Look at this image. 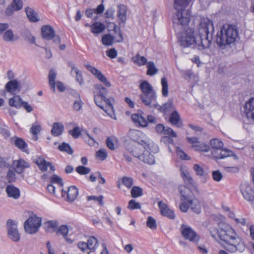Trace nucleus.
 <instances>
[{
	"label": "nucleus",
	"instance_id": "1",
	"mask_svg": "<svg viewBox=\"0 0 254 254\" xmlns=\"http://www.w3.org/2000/svg\"><path fill=\"white\" fill-rule=\"evenodd\" d=\"M131 136L133 141L126 145L124 151L126 160L128 162H131L133 156L146 164H154L155 160L152 153L158 151V146L141 131H132Z\"/></svg>",
	"mask_w": 254,
	"mask_h": 254
},
{
	"label": "nucleus",
	"instance_id": "2",
	"mask_svg": "<svg viewBox=\"0 0 254 254\" xmlns=\"http://www.w3.org/2000/svg\"><path fill=\"white\" fill-rule=\"evenodd\" d=\"M210 29L213 32L212 21L207 18H201L198 26L199 40L195 36L194 30L189 28L185 31L179 33L178 42L184 48L189 47L192 45L201 46L203 49L208 48L212 40V33L209 32Z\"/></svg>",
	"mask_w": 254,
	"mask_h": 254
},
{
	"label": "nucleus",
	"instance_id": "3",
	"mask_svg": "<svg viewBox=\"0 0 254 254\" xmlns=\"http://www.w3.org/2000/svg\"><path fill=\"white\" fill-rule=\"evenodd\" d=\"M209 231L214 239L224 243L222 244L224 248L229 252H242L245 250L243 239L230 225L223 224L218 229L212 227L210 228Z\"/></svg>",
	"mask_w": 254,
	"mask_h": 254
},
{
	"label": "nucleus",
	"instance_id": "4",
	"mask_svg": "<svg viewBox=\"0 0 254 254\" xmlns=\"http://www.w3.org/2000/svg\"><path fill=\"white\" fill-rule=\"evenodd\" d=\"M139 88L141 92L140 99L142 103L146 106L154 107L164 114L169 111L172 107L171 103H166L163 106H159L156 103V93L153 86L147 80H142L139 84Z\"/></svg>",
	"mask_w": 254,
	"mask_h": 254
},
{
	"label": "nucleus",
	"instance_id": "5",
	"mask_svg": "<svg viewBox=\"0 0 254 254\" xmlns=\"http://www.w3.org/2000/svg\"><path fill=\"white\" fill-rule=\"evenodd\" d=\"M178 190L181 194L180 209L181 211L186 212L189 207L195 213L198 214L200 212L201 207L200 203L195 198L194 195L190 189L184 185L178 187Z\"/></svg>",
	"mask_w": 254,
	"mask_h": 254
},
{
	"label": "nucleus",
	"instance_id": "6",
	"mask_svg": "<svg viewBox=\"0 0 254 254\" xmlns=\"http://www.w3.org/2000/svg\"><path fill=\"white\" fill-rule=\"evenodd\" d=\"M238 37V31L232 25L224 24L217 32L216 43L220 47H225L234 44Z\"/></svg>",
	"mask_w": 254,
	"mask_h": 254
},
{
	"label": "nucleus",
	"instance_id": "7",
	"mask_svg": "<svg viewBox=\"0 0 254 254\" xmlns=\"http://www.w3.org/2000/svg\"><path fill=\"white\" fill-rule=\"evenodd\" d=\"M192 0H174V7L177 10L173 17V22L181 25H188L190 20V11L186 10Z\"/></svg>",
	"mask_w": 254,
	"mask_h": 254
},
{
	"label": "nucleus",
	"instance_id": "8",
	"mask_svg": "<svg viewBox=\"0 0 254 254\" xmlns=\"http://www.w3.org/2000/svg\"><path fill=\"white\" fill-rule=\"evenodd\" d=\"M107 89L101 84L94 86V101L97 106L104 110L108 115L111 116L113 113V106L110 99L106 97Z\"/></svg>",
	"mask_w": 254,
	"mask_h": 254
},
{
	"label": "nucleus",
	"instance_id": "9",
	"mask_svg": "<svg viewBox=\"0 0 254 254\" xmlns=\"http://www.w3.org/2000/svg\"><path fill=\"white\" fill-rule=\"evenodd\" d=\"M41 222L42 220L40 217H30L24 224L25 231L30 234L36 233L41 226Z\"/></svg>",
	"mask_w": 254,
	"mask_h": 254
},
{
	"label": "nucleus",
	"instance_id": "10",
	"mask_svg": "<svg viewBox=\"0 0 254 254\" xmlns=\"http://www.w3.org/2000/svg\"><path fill=\"white\" fill-rule=\"evenodd\" d=\"M188 142L191 144V147L195 151L199 152H207L210 150L209 145L204 142L199 141L196 137H188Z\"/></svg>",
	"mask_w": 254,
	"mask_h": 254
},
{
	"label": "nucleus",
	"instance_id": "11",
	"mask_svg": "<svg viewBox=\"0 0 254 254\" xmlns=\"http://www.w3.org/2000/svg\"><path fill=\"white\" fill-rule=\"evenodd\" d=\"M181 233L186 240L190 242H197L199 240V237L197 233L190 227L185 225H182L181 226Z\"/></svg>",
	"mask_w": 254,
	"mask_h": 254
},
{
	"label": "nucleus",
	"instance_id": "12",
	"mask_svg": "<svg viewBox=\"0 0 254 254\" xmlns=\"http://www.w3.org/2000/svg\"><path fill=\"white\" fill-rule=\"evenodd\" d=\"M241 192L244 198L248 201H254V189L248 183L242 184L240 186Z\"/></svg>",
	"mask_w": 254,
	"mask_h": 254
},
{
	"label": "nucleus",
	"instance_id": "13",
	"mask_svg": "<svg viewBox=\"0 0 254 254\" xmlns=\"http://www.w3.org/2000/svg\"><path fill=\"white\" fill-rule=\"evenodd\" d=\"M8 235L9 237L14 241L17 242L20 240V234L16 228V225L14 221L9 219L7 221Z\"/></svg>",
	"mask_w": 254,
	"mask_h": 254
},
{
	"label": "nucleus",
	"instance_id": "14",
	"mask_svg": "<svg viewBox=\"0 0 254 254\" xmlns=\"http://www.w3.org/2000/svg\"><path fill=\"white\" fill-rule=\"evenodd\" d=\"M86 68L92 73L97 78L105 84L107 87H110L111 84L108 81L106 77L102 73V72L96 67L89 64H85Z\"/></svg>",
	"mask_w": 254,
	"mask_h": 254
},
{
	"label": "nucleus",
	"instance_id": "15",
	"mask_svg": "<svg viewBox=\"0 0 254 254\" xmlns=\"http://www.w3.org/2000/svg\"><path fill=\"white\" fill-rule=\"evenodd\" d=\"M158 206L161 215L170 219H174L175 218L174 211L171 209L166 203L162 200L159 201Z\"/></svg>",
	"mask_w": 254,
	"mask_h": 254
},
{
	"label": "nucleus",
	"instance_id": "16",
	"mask_svg": "<svg viewBox=\"0 0 254 254\" xmlns=\"http://www.w3.org/2000/svg\"><path fill=\"white\" fill-rule=\"evenodd\" d=\"M63 197H66L67 201L73 202L78 195V190L74 186H71L68 189L67 191H64L63 189L61 190Z\"/></svg>",
	"mask_w": 254,
	"mask_h": 254
},
{
	"label": "nucleus",
	"instance_id": "17",
	"mask_svg": "<svg viewBox=\"0 0 254 254\" xmlns=\"http://www.w3.org/2000/svg\"><path fill=\"white\" fill-rule=\"evenodd\" d=\"M244 113L248 120L254 121V97H252L246 102Z\"/></svg>",
	"mask_w": 254,
	"mask_h": 254
},
{
	"label": "nucleus",
	"instance_id": "18",
	"mask_svg": "<svg viewBox=\"0 0 254 254\" xmlns=\"http://www.w3.org/2000/svg\"><path fill=\"white\" fill-rule=\"evenodd\" d=\"M5 88L7 92L15 95L21 90L20 84L17 80L12 79L6 84Z\"/></svg>",
	"mask_w": 254,
	"mask_h": 254
},
{
	"label": "nucleus",
	"instance_id": "19",
	"mask_svg": "<svg viewBox=\"0 0 254 254\" xmlns=\"http://www.w3.org/2000/svg\"><path fill=\"white\" fill-rule=\"evenodd\" d=\"M22 6L23 2L21 0H13L5 9L6 15L7 16L12 15L14 11L20 10Z\"/></svg>",
	"mask_w": 254,
	"mask_h": 254
},
{
	"label": "nucleus",
	"instance_id": "20",
	"mask_svg": "<svg viewBox=\"0 0 254 254\" xmlns=\"http://www.w3.org/2000/svg\"><path fill=\"white\" fill-rule=\"evenodd\" d=\"M231 152L223 147L211 150V155L213 158L217 160L218 159H222L230 156Z\"/></svg>",
	"mask_w": 254,
	"mask_h": 254
},
{
	"label": "nucleus",
	"instance_id": "21",
	"mask_svg": "<svg viewBox=\"0 0 254 254\" xmlns=\"http://www.w3.org/2000/svg\"><path fill=\"white\" fill-rule=\"evenodd\" d=\"M10 140L16 147L24 152L28 153V144L23 138L15 136Z\"/></svg>",
	"mask_w": 254,
	"mask_h": 254
},
{
	"label": "nucleus",
	"instance_id": "22",
	"mask_svg": "<svg viewBox=\"0 0 254 254\" xmlns=\"http://www.w3.org/2000/svg\"><path fill=\"white\" fill-rule=\"evenodd\" d=\"M131 119L137 127H146L148 125L147 120L140 113H135L132 115Z\"/></svg>",
	"mask_w": 254,
	"mask_h": 254
},
{
	"label": "nucleus",
	"instance_id": "23",
	"mask_svg": "<svg viewBox=\"0 0 254 254\" xmlns=\"http://www.w3.org/2000/svg\"><path fill=\"white\" fill-rule=\"evenodd\" d=\"M13 165L14 166L15 171L18 174L23 173L26 168H27L30 166L28 162L21 158L14 161Z\"/></svg>",
	"mask_w": 254,
	"mask_h": 254
},
{
	"label": "nucleus",
	"instance_id": "24",
	"mask_svg": "<svg viewBox=\"0 0 254 254\" xmlns=\"http://www.w3.org/2000/svg\"><path fill=\"white\" fill-rule=\"evenodd\" d=\"M127 7L124 4H120L118 7L117 18L119 25L124 24L127 20Z\"/></svg>",
	"mask_w": 254,
	"mask_h": 254
},
{
	"label": "nucleus",
	"instance_id": "25",
	"mask_svg": "<svg viewBox=\"0 0 254 254\" xmlns=\"http://www.w3.org/2000/svg\"><path fill=\"white\" fill-rule=\"evenodd\" d=\"M125 186L127 189H131L133 185V179L130 177L124 176L119 178L117 182L118 189H121L122 186Z\"/></svg>",
	"mask_w": 254,
	"mask_h": 254
},
{
	"label": "nucleus",
	"instance_id": "26",
	"mask_svg": "<svg viewBox=\"0 0 254 254\" xmlns=\"http://www.w3.org/2000/svg\"><path fill=\"white\" fill-rule=\"evenodd\" d=\"M42 37L47 40H51L55 36V32L52 26L46 25L42 26L41 28Z\"/></svg>",
	"mask_w": 254,
	"mask_h": 254
},
{
	"label": "nucleus",
	"instance_id": "27",
	"mask_svg": "<svg viewBox=\"0 0 254 254\" xmlns=\"http://www.w3.org/2000/svg\"><path fill=\"white\" fill-rule=\"evenodd\" d=\"M108 26L109 28H112L110 30L114 32V37L117 42H122L124 40L123 34L120 27H119L115 23L110 22Z\"/></svg>",
	"mask_w": 254,
	"mask_h": 254
},
{
	"label": "nucleus",
	"instance_id": "28",
	"mask_svg": "<svg viewBox=\"0 0 254 254\" xmlns=\"http://www.w3.org/2000/svg\"><path fill=\"white\" fill-rule=\"evenodd\" d=\"M40 170L42 172L47 170L48 167H50L52 170H54V167L50 162H47L43 158H38L35 161Z\"/></svg>",
	"mask_w": 254,
	"mask_h": 254
},
{
	"label": "nucleus",
	"instance_id": "29",
	"mask_svg": "<svg viewBox=\"0 0 254 254\" xmlns=\"http://www.w3.org/2000/svg\"><path fill=\"white\" fill-rule=\"evenodd\" d=\"M7 196L14 199H18L20 196V191L18 188L13 186L8 185L6 188Z\"/></svg>",
	"mask_w": 254,
	"mask_h": 254
},
{
	"label": "nucleus",
	"instance_id": "30",
	"mask_svg": "<svg viewBox=\"0 0 254 254\" xmlns=\"http://www.w3.org/2000/svg\"><path fill=\"white\" fill-rule=\"evenodd\" d=\"M181 118L179 114L177 111H173L169 118V121L171 124L173 125L176 126L178 127H182L183 126V123L180 122Z\"/></svg>",
	"mask_w": 254,
	"mask_h": 254
},
{
	"label": "nucleus",
	"instance_id": "31",
	"mask_svg": "<svg viewBox=\"0 0 254 254\" xmlns=\"http://www.w3.org/2000/svg\"><path fill=\"white\" fill-rule=\"evenodd\" d=\"M105 29L104 23L95 22L91 25V32L94 34H98L103 32Z\"/></svg>",
	"mask_w": 254,
	"mask_h": 254
},
{
	"label": "nucleus",
	"instance_id": "32",
	"mask_svg": "<svg viewBox=\"0 0 254 254\" xmlns=\"http://www.w3.org/2000/svg\"><path fill=\"white\" fill-rule=\"evenodd\" d=\"M64 127L61 123H55L51 130L52 134L54 136H58L62 134Z\"/></svg>",
	"mask_w": 254,
	"mask_h": 254
},
{
	"label": "nucleus",
	"instance_id": "33",
	"mask_svg": "<svg viewBox=\"0 0 254 254\" xmlns=\"http://www.w3.org/2000/svg\"><path fill=\"white\" fill-rule=\"evenodd\" d=\"M58 225L57 221H49L44 223L45 230L47 232L52 233L56 231Z\"/></svg>",
	"mask_w": 254,
	"mask_h": 254
},
{
	"label": "nucleus",
	"instance_id": "34",
	"mask_svg": "<svg viewBox=\"0 0 254 254\" xmlns=\"http://www.w3.org/2000/svg\"><path fill=\"white\" fill-rule=\"evenodd\" d=\"M132 60L135 64L139 66L147 64L148 63L147 59L144 56H140L139 54H137L133 57Z\"/></svg>",
	"mask_w": 254,
	"mask_h": 254
},
{
	"label": "nucleus",
	"instance_id": "35",
	"mask_svg": "<svg viewBox=\"0 0 254 254\" xmlns=\"http://www.w3.org/2000/svg\"><path fill=\"white\" fill-rule=\"evenodd\" d=\"M56 72L55 71L52 69L50 70L48 79L49 83L51 90L55 92L56 91V82L55 79L56 77Z\"/></svg>",
	"mask_w": 254,
	"mask_h": 254
},
{
	"label": "nucleus",
	"instance_id": "36",
	"mask_svg": "<svg viewBox=\"0 0 254 254\" xmlns=\"http://www.w3.org/2000/svg\"><path fill=\"white\" fill-rule=\"evenodd\" d=\"M25 12L27 17L30 21L36 22L39 21L37 13L33 9L27 7L25 8Z\"/></svg>",
	"mask_w": 254,
	"mask_h": 254
},
{
	"label": "nucleus",
	"instance_id": "37",
	"mask_svg": "<svg viewBox=\"0 0 254 254\" xmlns=\"http://www.w3.org/2000/svg\"><path fill=\"white\" fill-rule=\"evenodd\" d=\"M181 170V177L183 179L185 183L189 186H194L195 182L192 178L190 176L187 172L184 171L182 169Z\"/></svg>",
	"mask_w": 254,
	"mask_h": 254
},
{
	"label": "nucleus",
	"instance_id": "38",
	"mask_svg": "<svg viewBox=\"0 0 254 254\" xmlns=\"http://www.w3.org/2000/svg\"><path fill=\"white\" fill-rule=\"evenodd\" d=\"M181 170V177L183 179L185 183L189 186H194L195 182L192 178L190 176L187 172L184 171L182 169Z\"/></svg>",
	"mask_w": 254,
	"mask_h": 254
},
{
	"label": "nucleus",
	"instance_id": "39",
	"mask_svg": "<svg viewBox=\"0 0 254 254\" xmlns=\"http://www.w3.org/2000/svg\"><path fill=\"white\" fill-rule=\"evenodd\" d=\"M181 170V177L183 179L185 183L189 186H194L195 182L192 178L190 176L187 172L184 171L182 169Z\"/></svg>",
	"mask_w": 254,
	"mask_h": 254
},
{
	"label": "nucleus",
	"instance_id": "40",
	"mask_svg": "<svg viewBox=\"0 0 254 254\" xmlns=\"http://www.w3.org/2000/svg\"><path fill=\"white\" fill-rule=\"evenodd\" d=\"M23 101L19 96H15L9 99V105L11 107L19 108L21 107Z\"/></svg>",
	"mask_w": 254,
	"mask_h": 254
},
{
	"label": "nucleus",
	"instance_id": "41",
	"mask_svg": "<svg viewBox=\"0 0 254 254\" xmlns=\"http://www.w3.org/2000/svg\"><path fill=\"white\" fill-rule=\"evenodd\" d=\"M50 183L57 186L59 191L63 189V182L62 178L57 175H54L50 178Z\"/></svg>",
	"mask_w": 254,
	"mask_h": 254
},
{
	"label": "nucleus",
	"instance_id": "42",
	"mask_svg": "<svg viewBox=\"0 0 254 254\" xmlns=\"http://www.w3.org/2000/svg\"><path fill=\"white\" fill-rule=\"evenodd\" d=\"M41 126L38 122H36L32 125L30 129V132L34 136V137H35V140L38 139L37 135L41 131Z\"/></svg>",
	"mask_w": 254,
	"mask_h": 254
},
{
	"label": "nucleus",
	"instance_id": "43",
	"mask_svg": "<svg viewBox=\"0 0 254 254\" xmlns=\"http://www.w3.org/2000/svg\"><path fill=\"white\" fill-rule=\"evenodd\" d=\"M58 149L61 151L65 152L68 154L72 155L73 153V150L70 145L66 142H63L58 146Z\"/></svg>",
	"mask_w": 254,
	"mask_h": 254
},
{
	"label": "nucleus",
	"instance_id": "44",
	"mask_svg": "<svg viewBox=\"0 0 254 254\" xmlns=\"http://www.w3.org/2000/svg\"><path fill=\"white\" fill-rule=\"evenodd\" d=\"M162 94L163 97H167L169 93V85L167 79L165 77L161 78Z\"/></svg>",
	"mask_w": 254,
	"mask_h": 254
},
{
	"label": "nucleus",
	"instance_id": "45",
	"mask_svg": "<svg viewBox=\"0 0 254 254\" xmlns=\"http://www.w3.org/2000/svg\"><path fill=\"white\" fill-rule=\"evenodd\" d=\"M87 243L91 252H94L98 246L97 239L94 236L90 237Z\"/></svg>",
	"mask_w": 254,
	"mask_h": 254
},
{
	"label": "nucleus",
	"instance_id": "46",
	"mask_svg": "<svg viewBox=\"0 0 254 254\" xmlns=\"http://www.w3.org/2000/svg\"><path fill=\"white\" fill-rule=\"evenodd\" d=\"M146 74L149 76H153L158 72V69L156 67L153 62H149L147 64Z\"/></svg>",
	"mask_w": 254,
	"mask_h": 254
},
{
	"label": "nucleus",
	"instance_id": "47",
	"mask_svg": "<svg viewBox=\"0 0 254 254\" xmlns=\"http://www.w3.org/2000/svg\"><path fill=\"white\" fill-rule=\"evenodd\" d=\"M130 194L133 198H137L143 195V190L138 186H132L131 188Z\"/></svg>",
	"mask_w": 254,
	"mask_h": 254
},
{
	"label": "nucleus",
	"instance_id": "48",
	"mask_svg": "<svg viewBox=\"0 0 254 254\" xmlns=\"http://www.w3.org/2000/svg\"><path fill=\"white\" fill-rule=\"evenodd\" d=\"M176 152L177 157L183 160H190V157L180 147H177Z\"/></svg>",
	"mask_w": 254,
	"mask_h": 254
},
{
	"label": "nucleus",
	"instance_id": "49",
	"mask_svg": "<svg viewBox=\"0 0 254 254\" xmlns=\"http://www.w3.org/2000/svg\"><path fill=\"white\" fill-rule=\"evenodd\" d=\"M210 145L211 147L212 150L223 147V142L218 138H214L210 140Z\"/></svg>",
	"mask_w": 254,
	"mask_h": 254
},
{
	"label": "nucleus",
	"instance_id": "50",
	"mask_svg": "<svg viewBox=\"0 0 254 254\" xmlns=\"http://www.w3.org/2000/svg\"><path fill=\"white\" fill-rule=\"evenodd\" d=\"M71 72H74L76 73V80L79 83L80 85H82L84 83V80L82 77V72L79 71L77 68H75L74 65L71 66Z\"/></svg>",
	"mask_w": 254,
	"mask_h": 254
},
{
	"label": "nucleus",
	"instance_id": "51",
	"mask_svg": "<svg viewBox=\"0 0 254 254\" xmlns=\"http://www.w3.org/2000/svg\"><path fill=\"white\" fill-rule=\"evenodd\" d=\"M69 229L67 225H62L57 230V234L62 235L64 238H66L68 235Z\"/></svg>",
	"mask_w": 254,
	"mask_h": 254
},
{
	"label": "nucleus",
	"instance_id": "52",
	"mask_svg": "<svg viewBox=\"0 0 254 254\" xmlns=\"http://www.w3.org/2000/svg\"><path fill=\"white\" fill-rule=\"evenodd\" d=\"M113 42L114 37L110 34H105L102 38V44L105 46H111Z\"/></svg>",
	"mask_w": 254,
	"mask_h": 254
},
{
	"label": "nucleus",
	"instance_id": "53",
	"mask_svg": "<svg viewBox=\"0 0 254 254\" xmlns=\"http://www.w3.org/2000/svg\"><path fill=\"white\" fill-rule=\"evenodd\" d=\"M103 199L104 196L102 195H100L99 196L95 195H90L87 196V201H89L93 200L94 201L98 202V204L100 206H103L104 205Z\"/></svg>",
	"mask_w": 254,
	"mask_h": 254
},
{
	"label": "nucleus",
	"instance_id": "54",
	"mask_svg": "<svg viewBox=\"0 0 254 254\" xmlns=\"http://www.w3.org/2000/svg\"><path fill=\"white\" fill-rule=\"evenodd\" d=\"M146 226L151 230H156L157 226L156 220L152 216H149L146 221Z\"/></svg>",
	"mask_w": 254,
	"mask_h": 254
},
{
	"label": "nucleus",
	"instance_id": "55",
	"mask_svg": "<svg viewBox=\"0 0 254 254\" xmlns=\"http://www.w3.org/2000/svg\"><path fill=\"white\" fill-rule=\"evenodd\" d=\"M76 172L80 175H84L89 174L91 169L84 166H78L75 168Z\"/></svg>",
	"mask_w": 254,
	"mask_h": 254
},
{
	"label": "nucleus",
	"instance_id": "56",
	"mask_svg": "<svg viewBox=\"0 0 254 254\" xmlns=\"http://www.w3.org/2000/svg\"><path fill=\"white\" fill-rule=\"evenodd\" d=\"M96 157L101 161L105 160L108 157V153L104 149H100L96 153Z\"/></svg>",
	"mask_w": 254,
	"mask_h": 254
},
{
	"label": "nucleus",
	"instance_id": "57",
	"mask_svg": "<svg viewBox=\"0 0 254 254\" xmlns=\"http://www.w3.org/2000/svg\"><path fill=\"white\" fill-rule=\"evenodd\" d=\"M68 133L74 138H78L81 134V131L79 127H75L72 129L69 130Z\"/></svg>",
	"mask_w": 254,
	"mask_h": 254
},
{
	"label": "nucleus",
	"instance_id": "58",
	"mask_svg": "<svg viewBox=\"0 0 254 254\" xmlns=\"http://www.w3.org/2000/svg\"><path fill=\"white\" fill-rule=\"evenodd\" d=\"M14 34L10 30H8L5 32L3 35V39L6 42L12 41L14 40Z\"/></svg>",
	"mask_w": 254,
	"mask_h": 254
},
{
	"label": "nucleus",
	"instance_id": "59",
	"mask_svg": "<svg viewBox=\"0 0 254 254\" xmlns=\"http://www.w3.org/2000/svg\"><path fill=\"white\" fill-rule=\"evenodd\" d=\"M127 208L130 210L138 209L141 208V205L139 202H136L134 199L129 201Z\"/></svg>",
	"mask_w": 254,
	"mask_h": 254
},
{
	"label": "nucleus",
	"instance_id": "60",
	"mask_svg": "<svg viewBox=\"0 0 254 254\" xmlns=\"http://www.w3.org/2000/svg\"><path fill=\"white\" fill-rule=\"evenodd\" d=\"M106 54L109 58L113 59L117 57L118 52L115 48H112L106 51Z\"/></svg>",
	"mask_w": 254,
	"mask_h": 254
},
{
	"label": "nucleus",
	"instance_id": "61",
	"mask_svg": "<svg viewBox=\"0 0 254 254\" xmlns=\"http://www.w3.org/2000/svg\"><path fill=\"white\" fill-rule=\"evenodd\" d=\"M163 134L168 135L170 137H176L177 136V133L174 131L172 128L169 127H165Z\"/></svg>",
	"mask_w": 254,
	"mask_h": 254
},
{
	"label": "nucleus",
	"instance_id": "62",
	"mask_svg": "<svg viewBox=\"0 0 254 254\" xmlns=\"http://www.w3.org/2000/svg\"><path fill=\"white\" fill-rule=\"evenodd\" d=\"M6 178L8 183L14 182L16 179L15 172L12 170H9L7 173Z\"/></svg>",
	"mask_w": 254,
	"mask_h": 254
},
{
	"label": "nucleus",
	"instance_id": "63",
	"mask_svg": "<svg viewBox=\"0 0 254 254\" xmlns=\"http://www.w3.org/2000/svg\"><path fill=\"white\" fill-rule=\"evenodd\" d=\"M212 177L214 181L219 182L222 179V174L219 170L212 172Z\"/></svg>",
	"mask_w": 254,
	"mask_h": 254
},
{
	"label": "nucleus",
	"instance_id": "64",
	"mask_svg": "<svg viewBox=\"0 0 254 254\" xmlns=\"http://www.w3.org/2000/svg\"><path fill=\"white\" fill-rule=\"evenodd\" d=\"M193 169L195 171L196 174L198 176H202L204 174V170L198 164H194L193 166Z\"/></svg>",
	"mask_w": 254,
	"mask_h": 254
}]
</instances>
